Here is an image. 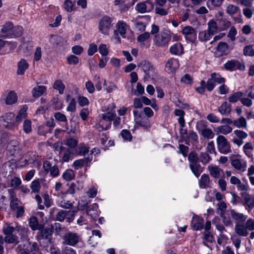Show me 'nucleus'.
Wrapping results in <instances>:
<instances>
[{
  "label": "nucleus",
  "mask_w": 254,
  "mask_h": 254,
  "mask_svg": "<svg viewBox=\"0 0 254 254\" xmlns=\"http://www.w3.org/2000/svg\"><path fill=\"white\" fill-rule=\"evenodd\" d=\"M232 127L228 125H222L217 127V133L223 134L224 135H227L231 133L232 131Z\"/></svg>",
  "instance_id": "obj_35"
},
{
  "label": "nucleus",
  "mask_w": 254,
  "mask_h": 254,
  "mask_svg": "<svg viewBox=\"0 0 254 254\" xmlns=\"http://www.w3.org/2000/svg\"><path fill=\"white\" fill-rule=\"evenodd\" d=\"M15 231L22 237L28 232V229L20 225H17L14 227L7 223H4L2 227V232L5 236L4 238L0 236V244L2 245L4 241L9 244H17L19 240L18 237L14 234Z\"/></svg>",
  "instance_id": "obj_1"
},
{
  "label": "nucleus",
  "mask_w": 254,
  "mask_h": 254,
  "mask_svg": "<svg viewBox=\"0 0 254 254\" xmlns=\"http://www.w3.org/2000/svg\"><path fill=\"white\" fill-rule=\"evenodd\" d=\"M207 169L210 175L216 179L220 178L221 174L223 173V170L217 166L210 165Z\"/></svg>",
  "instance_id": "obj_17"
},
{
  "label": "nucleus",
  "mask_w": 254,
  "mask_h": 254,
  "mask_svg": "<svg viewBox=\"0 0 254 254\" xmlns=\"http://www.w3.org/2000/svg\"><path fill=\"white\" fill-rule=\"evenodd\" d=\"M254 149L252 142H247L243 146V151L248 158H253V150Z\"/></svg>",
  "instance_id": "obj_24"
},
{
  "label": "nucleus",
  "mask_w": 254,
  "mask_h": 254,
  "mask_svg": "<svg viewBox=\"0 0 254 254\" xmlns=\"http://www.w3.org/2000/svg\"><path fill=\"white\" fill-rule=\"evenodd\" d=\"M196 129L204 138L211 139L214 136L212 129L207 127L206 123L203 121H199L197 123Z\"/></svg>",
  "instance_id": "obj_5"
},
{
  "label": "nucleus",
  "mask_w": 254,
  "mask_h": 254,
  "mask_svg": "<svg viewBox=\"0 0 254 254\" xmlns=\"http://www.w3.org/2000/svg\"><path fill=\"white\" fill-rule=\"evenodd\" d=\"M76 0H65L64 4V9L68 12H71L75 9Z\"/></svg>",
  "instance_id": "obj_38"
},
{
  "label": "nucleus",
  "mask_w": 254,
  "mask_h": 254,
  "mask_svg": "<svg viewBox=\"0 0 254 254\" xmlns=\"http://www.w3.org/2000/svg\"><path fill=\"white\" fill-rule=\"evenodd\" d=\"M226 12L232 16L237 12L240 13V9L236 5L229 4L226 6Z\"/></svg>",
  "instance_id": "obj_45"
},
{
  "label": "nucleus",
  "mask_w": 254,
  "mask_h": 254,
  "mask_svg": "<svg viewBox=\"0 0 254 254\" xmlns=\"http://www.w3.org/2000/svg\"><path fill=\"white\" fill-rule=\"evenodd\" d=\"M244 204L247 206L250 210L254 207V196L246 194L244 197Z\"/></svg>",
  "instance_id": "obj_39"
},
{
  "label": "nucleus",
  "mask_w": 254,
  "mask_h": 254,
  "mask_svg": "<svg viewBox=\"0 0 254 254\" xmlns=\"http://www.w3.org/2000/svg\"><path fill=\"white\" fill-rule=\"evenodd\" d=\"M21 183L20 178L14 177L11 180L9 187L13 189H17L21 185Z\"/></svg>",
  "instance_id": "obj_55"
},
{
  "label": "nucleus",
  "mask_w": 254,
  "mask_h": 254,
  "mask_svg": "<svg viewBox=\"0 0 254 254\" xmlns=\"http://www.w3.org/2000/svg\"><path fill=\"white\" fill-rule=\"evenodd\" d=\"M98 205L95 203L89 206L87 209V214L95 219L99 215L98 212Z\"/></svg>",
  "instance_id": "obj_23"
},
{
  "label": "nucleus",
  "mask_w": 254,
  "mask_h": 254,
  "mask_svg": "<svg viewBox=\"0 0 254 254\" xmlns=\"http://www.w3.org/2000/svg\"><path fill=\"white\" fill-rule=\"evenodd\" d=\"M185 112L180 109H176L174 111V114L175 116L179 117L178 122L182 127H184L185 126V121L184 119Z\"/></svg>",
  "instance_id": "obj_34"
},
{
  "label": "nucleus",
  "mask_w": 254,
  "mask_h": 254,
  "mask_svg": "<svg viewBox=\"0 0 254 254\" xmlns=\"http://www.w3.org/2000/svg\"><path fill=\"white\" fill-rule=\"evenodd\" d=\"M116 112L104 113L102 114L101 118L105 121H108L109 123L112 125V122L116 117Z\"/></svg>",
  "instance_id": "obj_47"
},
{
  "label": "nucleus",
  "mask_w": 254,
  "mask_h": 254,
  "mask_svg": "<svg viewBox=\"0 0 254 254\" xmlns=\"http://www.w3.org/2000/svg\"><path fill=\"white\" fill-rule=\"evenodd\" d=\"M137 66L141 68V69L146 74V75L149 76L150 74V71L153 70L154 69L153 67L151 65V64L146 61H143L138 63L137 64Z\"/></svg>",
  "instance_id": "obj_28"
},
{
  "label": "nucleus",
  "mask_w": 254,
  "mask_h": 254,
  "mask_svg": "<svg viewBox=\"0 0 254 254\" xmlns=\"http://www.w3.org/2000/svg\"><path fill=\"white\" fill-rule=\"evenodd\" d=\"M62 177L65 181H70L74 178L75 174L72 170L67 169L63 173Z\"/></svg>",
  "instance_id": "obj_50"
},
{
  "label": "nucleus",
  "mask_w": 254,
  "mask_h": 254,
  "mask_svg": "<svg viewBox=\"0 0 254 254\" xmlns=\"http://www.w3.org/2000/svg\"><path fill=\"white\" fill-rule=\"evenodd\" d=\"M133 114L135 123L137 125L144 129H147L150 127L151 124L149 119L146 117L142 112L133 110Z\"/></svg>",
  "instance_id": "obj_4"
},
{
  "label": "nucleus",
  "mask_w": 254,
  "mask_h": 254,
  "mask_svg": "<svg viewBox=\"0 0 254 254\" xmlns=\"http://www.w3.org/2000/svg\"><path fill=\"white\" fill-rule=\"evenodd\" d=\"M10 208L12 210H15L16 208L19 207L18 204L20 203V200L16 197L14 193L10 194Z\"/></svg>",
  "instance_id": "obj_36"
},
{
  "label": "nucleus",
  "mask_w": 254,
  "mask_h": 254,
  "mask_svg": "<svg viewBox=\"0 0 254 254\" xmlns=\"http://www.w3.org/2000/svg\"><path fill=\"white\" fill-rule=\"evenodd\" d=\"M76 184H80L79 186L77 187L76 185L74 183H72L67 190V191L70 194H74L75 192V190H80L83 188V185L82 183H80L79 181L76 182Z\"/></svg>",
  "instance_id": "obj_52"
},
{
  "label": "nucleus",
  "mask_w": 254,
  "mask_h": 254,
  "mask_svg": "<svg viewBox=\"0 0 254 254\" xmlns=\"http://www.w3.org/2000/svg\"><path fill=\"white\" fill-rule=\"evenodd\" d=\"M75 153L79 156H84L89 151V147L85 144H79L75 149Z\"/></svg>",
  "instance_id": "obj_40"
},
{
  "label": "nucleus",
  "mask_w": 254,
  "mask_h": 254,
  "mask_svg": "<svg viewBox=\"0 0 254 254\" xmlns=\"http://www.w3.org/2000/svg\"><path fill=\"white\" fill-rule=\"evenodd\" d=\"M231 105L227 102H223L218 107V112L222 115H229L231 112Z\"/></svg>",
  "instance_id": "obj_19"
},
{
  "label": "nucleus",
  "mask_w": 254,
  "mask_h": 254,
  "mask_svg": "<svg viewBox=\"0 0 254 254\" xmlns=\"http://www.w3.org/2000/svg\"><path fill=\"white\" fill-rule=\"evenodd\" d=\"M153 8V3L149 0L138 2L135 6V10L140 13L149 12Z\"/></svg>",
  "instance_id": "obj_8"
},
{
  "label": "nucleus",
  "mask_w": 254,
  "mask_h": 254,
  "mask_svg": "<svg viewBox=\"0 0 254 254\" xmlns=\"http://www.w3.org/2000/svg\"><path fill=\"white\" fill-rule=\"evenodd\" d=\"M73 152L71 149H65L62 156V160L63 162H67L73 158Z\"/></svg>",
  "instance_id": "obj_51"
},
{
  "label": "nucleus",
  "mask_w": 254,
  "mask_h": 254,
  "mask_svg": "<svg viewBox=\"0 0 254 254\" xmlns=\"http://www.w3.org/2000/svg\"><path fill=\"white\" fill-rule=\"evenodd\" d=\"M111 127V125L108 121H104L102 118L99 120L98 123H96L94 127L99 131L106 130L109 129Z\"/></svg>",
  "instance_id": "obj_18"
},
{
  "label": "nucleus",
  "mask_w": 254,
  "mask_h": 254,
  "mask_svg": "<svg viewBox=\"0 0 254 254\" xmlns=\"http://www.w3.org/2000/svg\"><path fill=\"white\" fill-rule=\"evenodd\" d=\"M2 126L8 129H13L16 127V124L13 121H5L0 122Z\"/></svg>",
  "instance_id": "obj_61"
},
{
  "label": "nucleus",
  "mask_w": 254,
  "mask_h": 254,
  "mask_svg": "<svg viewBox=\"0 0 254 254\" xmlns=\"http://www.w3.org/2000/svg\"><path fill=\"white\" fill-rule=\"evenodd\" d=\"M247 125L246 120L243 117L233 121V125L238 128H246Z\"/></svg>",
  "instance_id": "obj_42"
},
{
  "label": "nucleus",
  "mask_w": 254,
  "mask_h": 254,
  "mask_svg": "<svg viewBox=\"0 0 254 254\" xmlns=\"http://www.w3.org/2000/svg\"><path fill=\"white\" fill-rule=\"evenodd\" d=\"M211 160V157L206 153H201L199 156V160L203 164L208 163Z\"/></svg>",
  "instance_id": "obj_63"
},
{
  "label": "nucleus",
  "mask_w": 254,
  "mask_h": 254,
  "mask_svg": "<svg viewBox=\"0 0 254 254\" xmlns=\"http://www.w3.org/2000/svg\"><path fill=\"white\" fill-rule=\"evenodd\" d=\"M190 167L193 174L197 178L199 176L202 171L200 165L198 163L190 165Z\"/></svg>",
  "instance_id": "obj_48"
},
{
  "label": "nucleus",
  "mask_w": 254,
  "mask_h": 254,
  "mask_svg": "<svg viewBox=\"0 0 254 254\" xmlns=\"http://www.w3.org/2000/svg\"><path fill=\"white\" fill-rule=\"evenodd\" d=\"M182 34L186 40L190 42H193L196 39L197 32L190 26H186L182 29Z\"/></svg>",
  "instance_id": "obj_10"
},
{
  "label": "nucleus",
  "mask_w": 254,
  "mask_h": 254,
  "mask_svg": "<svg viewBox=\"0 0 254 254\" xmlns=\"http://www.w3.org/2000/svg\"><path fill=\"white\" fill-rule=\"evenodd\" d=\"M19 142L16 140H11L8 145V149L11 155H14L16 151L18 149V145Z\"/></svg>",
  "instance_id": "obj_46"
},
{
  "label": "nucleus",
  "mask_w": 254,
  "mask_h": 254,
  "mask_svg": "<svg viewBox=\"0 0 254 254\" xmlns=\"http://www.w3.org/2000/svg\"><path fill=\"white\" fill-rule=\"evenodd\" d=\"M112 26V19L107 16L103 17L99 22V31L103 34L108 35Z\"/></svg>",
  "instance_id": "obj_6"
},
{
  "label": "nucleus",
  "mask_w": 254,
  "mask_h": 254,
  "mask_svg": "<svg viewBox=\"0 0 254 254\" xmlns=\"http://www.w3.org/2000/svg\"><path fill=\"white\" fill-rule=\"evenodd\" d=\"M210 178L208 175L203 174L199 181V187L201 189H205L209 187Z\"/></svg>",
  "instance_id": "obj_33"
},
{
  "label": "nucleus",
  "mask_w": 254,
  "mask_h": 254,
  "mask_svg": "<svg viewBox=\"0 0 254 254\" xmlns=\"http://www.w3.org/2000/svg\"><path fill=\"white\" fill-rule=\"evenodd\" d=\"M225 68L229 71H234L237 69L244 70L245 66L242 64L239 61L235 60L228 61L224 64Z\"/></svg>",
  "instance_id": "obj_12"
},
{
  "label": "nucleus",
  "mask_w": 254,
  "mask_h": 254,
  "mask_svg": "<svg viewBox=\"0 0 254 254\" xmlns=\"http://www.w3.org/2000/svg\"><path fill=\"white\" fill-rule=\"evenodd\" d=\"M127 27V26L126 22L122 20L119 21L117 24V30H115L114 31L115 38L118 41L120 40V38L118 36V32L123 38H125Z\"/></svg>",
  "instance_id": "obj_11"
},
{
  "label": "nucleus",
  "mask_w": 254,
  "mask_h": 254,
  "mask_svg": "<svg viewBox=\"0 0 254 254\" xmlns=\"http://www.w3.org/2000/svg\"><path fill=\"white\" fill-rule=\"evenodd\" d=\"M23 129L26 133H29L32 131L31 122L29 120H25L23 125Z\"/></svg>",
  "instance_id": "obj_58"
},
{
  "label": "nucleus",
  "mask_w": 254,
  "mask_h": 254,
  "mask_svg": "<svg viewBox=\"0 0 254 254\" xmlns=\"http://www.w3.org/2000/svg\"><path fill=\"white\" fill-rule=\"evenodd\" d=\"M235 232L241 236H247L249 233L246 225L243 223H237L235 226Z\"/></svg>",
  "instance_id": "obj_16"
},
{
  "label": "nucleus",
  "mask_w": 254,
  "mask_h": 254,
  "mask_svg": "<svg viewBox=\"0 0 254 254\" xmlns=\"http://www.w3.org/2000/svg\"><path fill=\"white\" fill-rule=\"evenodd\" d=\"M27 250L31 254H41L38 245L36 242L30 244Z\"/></svg>",
  "instance_id": "obj_49"
},
{
  "label": "nucleus",
  "mask_w": 254,
  "mask_h": 254,
  "mask_svg": "<svg viewBox=\"0 0 254 254\" xmlns=\"http://www.w3.org/2000/svg\"><path fill=\"white\" fill-rule=\"evenodd\" d=\"M203 223L204 220L202 218L198 216L194 215L191 220V227L193 230H200L203 228Z\"/></svg>",
  "instance_id": "obj_15"
},
{
  "label": "nucleus",
  "mask_w": 254,
  "mask_h": 254,
  "mask_svg": "<svg viewBox=\"0 0 254 254\" xmlns=\"http://www.w3.org/2000/svg\"><path fill=\"white\" fill-rule=\"evenodd\" d=\"M26 117V110L24 108L21 109L19 111L16 117V122L20 123L22 120Z\"/></svg>",
  "instance_id": "obj_60"
},
{
  "label": "nucleus",
  "mask_w": 254,
  "mask_h": 254,
  "mask_svg": "<svg viewBox=\"0 0 254 254\" xmlns=\"http://www.w3.org/2000/svg\"><path fill=\"white\" fill-rule=\"evenodd\" d=\"M10 35L7 36L8 38H13L20 37L23 31V28L21 26H13Z\"/></svg>",
  "instance_id": "obj_32"
},
{
  "label": "nucleus",
  "mask_w": 254,
  "mask_h": 254,
  "mask_svg": "<svg viewBox=\"0 0 254 254\" xmlns=\"http://www.w3.org/2000/svg\"><path fill=\"white\" fill-rule=\"evenodd\" d=\"M206 30L213 36L218 30L216 23L214 20H210L208 23V28Z\"/></svg>",
  "instance_id": "obj_44"
},
{
  "label": "nucleus",
  "mask_w": 254,
  "mask_h": 254,
  "mask_svg": "<svg viewBox=\"0 0 254 254\" xmlns=\"http://www.w3.org/2000/svg\"><path fill=\"white\" fill-rule=\"evenodd\" d=\"M211 77L212 79L214 81L215 83L217 84L224 83L225 82V79L222 77L220 74L213 73L211 74Z\"/></svg>",
  "instance_id": "obj_54"
},
{
  "label": "nucleus",
  "mask_w": 254,
  "mask_h": 254,
  "mask_svg": "<svg viewBox=\"0 0 254 254\" xmlns=\"http://www.w3.org/2000/svg\"><path fill=\"white\" fill-rule=\"evenodd\" d=\"M30 188L33 192H38L41 189V185L39 180L33 181L30 184Z\"/></svg>",
  "instance_id": "obj_53"
},
{
  "label": "nucleus",
  "mask_w": 254,
  "mask_h": 254,
  "mask_svg": "<svg viewBox=\"0 0 254 254\" xmlns=\"http://www.w3.org/2000/svg\"><path fill=\"white\" fill-rule=\"evenodd\" d=\"M46 89L47 87L45 86H37L32 90V95L35 98H38L44 94Z\"/></svg>",
  "instance_id": "obj_31"
},
{
  "label": "nucleus",
  "mask_w": 254,
  "mask_h": 254,
  "mask_svg": "<svg viewBox=\"0 0 254 254\" xmlns=\"http://www.w3.org/2000/svg\"><path fill=\"white\" fill-rule=\"evenodd\" d=\"M68 211L66 210H61L56 215V219L58 221H63L67 215Z\"/></svg>",
  "instance_id": "obj_64"
},
{
  "label": "nucleus",
  "mask_w": 254,
  "mask_h": 254,
  "mask_svg": "<svg viewBox=\"0 0 254 254\" xmlns=\"http://www.w3.org/2000/svg\"><path fill=\"white\" fill-rule=\"evenodd\" d=\"M243 96V93L242 92H236L229 96L228 101L230 103H236L239 100L241 101V97H242Z\"/></svg>",
  "instance_id": "obj_37"
},
{
  "label": "nucleus",
  "mask_w": 254,
  "mask_h": 254,
  "mask_svg": "<svg viewBox=\"0 0 254 254\" xmlns=\"http://www.w3.org/2000/svg\"><path fill=\"white\" fill-rule=\"evenodd\" d=\"M53 87L59 91V94H62L65 88L64 84L61 80H57L53 84Z\"/></svg>",
  "instance_id": "obj_43"
},
{
  "label": "nucleus",
  "mask_w": 254,
  "mask_h": 254,
  "mask_svg": "<svg viewBox=\"0 0 254 254\" xmlns=\"http://www.w3.org/2000/svg\"><path fill=\"white\" fill-rule=\"evenodd\" d=\"M179 67V63L178 60L174 58L168 59L165 65L166 71L170 73L175 72Z\"/></svg>",
  "instance_id": "obj_14"
},
{
  "label": "nucleus",
  "mask_w": 254,
  "mask_h": 254,
  "mask_svg": "<svg viewBox=\"0 0 254 254\" xmlns=\"http://www.w3.org/2000/svg\"><path fill=\"white\" fill-rule=\"evenodd\" d=\"M188 160L190 162V165L198 163V158L196 154L194 152H190L188 156Z\"/></svg>",
  "instance_id": "obj_59"
},
{
  "label": "nucleus",
  "mask_w": 254,
  "mask_h": 254,
  "mask_svg": "<svg viewBox=\"0 0 254 254\" xmlns=\"http://www.w3.org/2000/svg\"><path fill=\"white\" fill-rule=\"evenodd\" d=\"M235 136L233 137L232 142L238 147H240L244 143L243 139L246 138L248 134L245 131L236 129L233 132Z\"/></svg>",
  "instance_id": "obj_9"
},
{
  "label": "nucleus",
  "mask_w": 254,
  "mask_h": 254,
  "mask_svg": "<svg viewBox=\"0 0 254 254\" xmlns=\"http://www.w3.org/2000/svg\"><path fill=\"white\" fill-rule=\"evenodd\" d=\"M39 231H40V232L39 239H48L49 236H52L54 231V227L53 225H51L45 228H43L42 229L39 230Z\"/></svg>",
  "instance_id": "obj_20"
},
{
  "label": "nucleus",
  "mask_w": 254,
  "mask_h": 254,
  "mask_svg": "<svg viewBox=\"0 0 254 254\" xmlns=\"http://www.w3.org/2000/svg\"><path fill=\"white\" fill-rule=\"evenodd\" d=\"M212 37L207 30L201 31L198 34V38L201 42H205L208 41Z\"/></svg>",
  "instance_id": "obj_41"
},
{
  "label": "nucleus",
  "mask_w": 254,
  "mask_h": 254,
  "mask_svg": "<svg viewBox=\"0 0 254 254\" xmlns=\"http://www.w3.org/2000/svg\"><path fill=\"white\" fill-rule=\"evenodd\" d=\"M172 38L170 31H164L155 35L153 41L154 44L158 47H165L168 45Z\"/></svg>",
  "instance_id": "obj_2"
},
{
  "label": "nucleus",
  "mask_w": 254,
  "mask_h": 254,
  "mask_svg": "<svg viewBox=\"0 0 254 254\" xmlns=\"http://www.w3.org/2000/svg\"><path fill=\"white\" fill-rule=\"evenodd\" d=\"M244 54L246 56H254V49L251 45L246 46L243 50Z\"/></svg>",
  "instance_id": "obj_62"
},
{
  "label": "nucleus",
  "mask_w": 254,
  "mask_h": 254,
  "mask_svg": "<svg viewBox=\"0 0 254 254\" xmlns=\"http://www.w3.org/2000/svg\"><path fill=\"white\" fill-rule=\"evenodd\" d=\"M218 150L222 154H228L232 152L231 144L226 138L219 135L216 138Z\"/></svg>",
  "instance_id": "obj_3"
},
{
  "label": "nucleus",
  "mask_w": 254,
  "mask_h": 254,
  "mask_svg": "<svg viewBox=\"0 0 254 254\" xmlns=\"http://www.w3.org/2000/svg\"><path fill=\"white\" fill-rule=\"evenodd\" d=\"M28 67L29 64L26 61L25 59H21L18 63L17 73L18 75H23Z\"/></svg>",
  "instance_id": "obj_30"
},
{
  "label": "nucleus",
  "mask_w": 254,
  "mask_h": 254,
  "mask_svg": "<svg viewBox=\"0 0 254 254\" xmlns=\"http://www.w3.org/2000/svg\"><path fill=\"white\" fill-rule=\"evenodd\" d=\"M12 28L13 24L11 22L5 23L1 29L2 33L1 37L4 38H8L7 36L10 35Z\"/></svg>",
  "instance_id": "obj_27"
},
{
  "label": "nucleus",
  "mask_w": 254,
  "mask_h": 254,
  "mask_svg": "<svg viewBox=\"0 0 254 254\" xmlns=\"http://www.w3.org/2000/svg\"><path fill=\"white\" fill-rule=\"evenodd\" d=\"M15 115L12 113H7L0 117V122L5 121H13Z\"/></svg>",
  "instance_id": "obj_57"
},
{
  "label": "nucleus",
  "mask_w": 254,
  "mask_h": 254,
  "mask_svg": "<svg viewBox=\"0 0 254 254\" xmlns=\"http://www.w3.org/2000/svg\"><path fill=\"white\" fill-rule=\"evenodd\" d=\"M216 51L219 53V56L227 55L228 53V45L227 43L220 42L216 48Z\"/></svg>",
  "instance_id": "obj_29"
},
{
  "label": "nucleus",
  "mask_w": 254,
  "mask_h": 254,
  "mask_svg": "<svg viewBox=\"0 0 254 254\" xmlns=\"http://www.w3.org/2000/svg\"><path fill=\"white\" fill-rule=\"evenodd\" d=\"M80 240L81 238L77 234L68 232L65 234L63 237V243L64 245L74 246Z\"/></svg>",
  "instance_id": "obj_7"
},
{
  "label": "nucleus",
  "mask_w": 254,
  "mask_h": 254,
  "mask_svg": "<svg viewBox=\"0 0 254 254\" xmlns=\"http://www.w3.org/2000/svg\"><path fill=\"white\" fill-rule=\"evenodd\" d=\"M17 101V94L14 91H10L5 98L4 102L6 105H11L15 104Z\"/></svg>",
  "instance_id": "obj_21"
},
{
  "label": "nucleus",
  "mask_w": 254,
  "mask_h": 254,
  "mask_svg": "<svg viewBox=\"0 0 254 254\" xmlns=\"http://www.w3.org/2000/svg\"><path fill=\"white\" fill-rule=\"evenodd\" d=\"M183 50L182 45L180 43H177L170 47V52L173 55L180 56L183 54Z\"/></svg>",
  "instance_id": "obj_26"
},
{
  "label": "nucleus",
  "mask_w": 254,
  "mask_h": 254,
  "mask_svg": "<svg viewBox=\"0 0 254 254\" xmlns=\"http://www.w3.org/2000/svg\"><path fill=\"white\" fill-rule=\"evenodd\" d=\"M125 0H115L114 5H119V9L121 11H127L128 9V7L125 3Z\"/></svg>",
  "instance_id": "obj_56"
},
{
  "label": "nucleus",
  "mask_w": 254,
  "mask_h": 254,
  "mask_svg": "<svg viewBox=\"0 0 254 254\" xmlns=\"http://www.w3.org/2000/svg\"><path fill=\"white\" fill-rule=\"evenodd\" d=\"M231 215L232 218L237 223H244L247 218V216L244 215L243 213L237 212L234 210L231 211Z\"/></svg>",
  "instance_id": "obj_25"
},
{
  "label": "nucleus",
  "mask_w": 254,
  "mask_h": 254,
  "mask_svg": "<svg viewBox=\"0 0 254 254\" xmlns=\"http://www.w3.org/2000/svg\"><path fill=\"white\" fill-rule=\"evenodd\" d=\"M231 165L236 170L245 172L247 167V162L243 159L233 158L231 160Z\"/></svg>",
  "instance_id": "obj_13"
},
{
  "label": "nucleus",
  "mask_w": 254,
  "mask_h": 254,
  "mask_svg": "<svg viewBox=\"0 0 254 254\" xmlns=\"http://www.w3.org/2000/svg\"><path fill=\"white\" fill-rule=\"evenodd\" d=\"M29 225L33 231L41 230L44 228V225L39 224L38 219L35 217H31L29 220Z\"/></svg>",
  "instance_id": "obj_22"
}]
</instances>
